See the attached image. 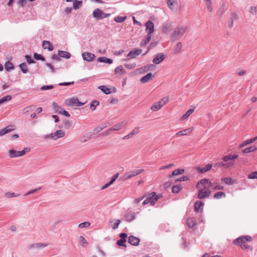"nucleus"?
I'll list each match as a JSON object with an SVG mask.
<instances>
[{
  "instance_id": "obj_50",
  "label": "nucleus",
  "mask_w": 257,
  "mask_h": 257,
  "mask_svg": "<svg viewBox=\"0 0 257 257\" xmlns=\"http://www.w3.org/2000/svg\"><path fill=\"white\" fill-rule=\"evenodd\" d=\"M90 225V222H84L79 224V227L82 228L84 227H87L89 226Z\"/></svg>"
},
{
  "instance_id": "obj_62",
  "label": "nucleus",
  "mask_w": 257,
  "mask_h": 257,
  "mask_svg": "<svg viewBox=\"0 0 257 257\" xmlns=\"http://www.w3.org/2000/svg\"><path fill=\"white\" fill-rule=\"evenodd\" d=\"M120 220H119V219L116 220V222L114 223V224H113V225L112 226V228L114 229H116L118 227V226L120 224Z\"/></svg>"
},
{
  "instance_id": "obj_34",
  "label": "nucleus",
  "mask_w": 257,
  "mask_h": 257,
  "mask_svg": "<svg viewBox=\"0 0 257 257\" xmlns=\"http://www.w3.org/2000/svg\"><path fill=\"white\" fill-rule=\"evenodd\" d=\"M221 181L227 185H232L234 183V180L229 177L222 178Z\"/></svg>"
},
{
  "instance_id": "obj_43",
  "label": "nucleus",
  "mask_w": 257,
  "mask_h": 257,
  "mask_svg": "<svg viewBox=\"0 0 257 257\" xmlns=\"http://www.w3.org/2000/svg\"><path fill=\"white\" fill-rule=\"evenodd\" d=\"M182 187L181 185H177L173 186L172 191L173 193H178L181 189Z\"/></svg>"
},
{
  "instance_id": "obj_32",
  "label": "nucleus",
  "mask_w": 257,
  "mask_h": 257,
  "mask_svg": "<svg viewBox=\"0 0 257 257\" xmlns=\"http://www.w3.org/2000/svg\"><path fill=\"white\" fill-rule=\"evenodd\" d=\"M182 48V44L181 42H178L175 46L174 49V54H178L181 52Z\"/></svg>"
},
{
  "instance_id": "obj_31",
  "label": "nucleus",
  "mask_w": 257,
  "mask_h": 257,
  "mask_svg": "<svg viewBox=\"0 0 257 257\" xmlns=\"http://www.w3.org/2000/svg\"><path fill=\"white\" fill-rule=\"evenodd\" d=\"M204 2L206 3L207 10L210 12H212L213 8L211 0H206Z\"/></svg>"
},
{
  "instance_id": "obj_57",
  "label": "nucleus",
  "mask_w": 257,
  "mask_h": 257,
  "mask_svg": "<svg viewBox=\"0 0 257 257\" xmlns=\"http://www.w3.org/2000/svg\"><path fill=\"white\" fill-rule=\"evenodd\" d=\"M256 140H257V137H254V138H253L252 139L246 140L245 141H246V143H247V144L249 145L250 144H251V143H253Z\"/></svg>"
},
{
  "instance_id": "obj_29",
  "label": "nucleus",
  "mask_w": 257,
  "mask_h": 257,
  "mask_svg": "<svg viewBox=\"0 0 257 257\" xmlns=\"http://www.w3.org/2000/svg\"><path fill=\"white\" fill-rule=\"evenodd\" d=\"M187 224L189 228H192L196 224V221L194 218H189L187 219Z\"/></svg>"
},
{
  "instance_id": "obj_56",
  "label": "nucleus",
  "mask_w": 257,
  "mask_h": 257,
  "mask_svg": "<svg viewBox=\"0 0 257 257\" xmlns=\"http://www.w3.org/2000/svg\"><path fill=\"white\" fill-rule=\"evenodd\" d=\"M59 113L61 114H63V115H65L66 117H69L70 116V114L66 110H60V111H59Z\"/></svg>"
},
{
  "instance_id": "obj_5",
  "label": "nucleus",
  "mask_w": 257,
  "mask_h": 257,
  "mask_svg": "<svg viewBox=\"0 0 257 257\" xmlns=\"http://www.w3.org/2000/svg\"><path fill=\"white\" fill-rule=\"evenodd\" d=\"M144 171V169H138V170H131L129 172L125 173L121 177V179L123 181H125V180L130 179L134 177L139 175L140 173H141Z\"/></svg>"
},
{
  "instance_id": "obj_25",
  "label": "nucleus",
  "mask_w": 257,
  "mask_h": 257,
  "mask_svg": "<svg viewBox=\"0 0 257 257\" xmlns=\"http://www.w3.org/2000/svg\"><path fill=\"white\" fill-rule=\"evenodd\" d=\"M194 111V107L189 109L181 117V120L186 119Z\"/></svg>"
},
{
  "instance_id": "obj_39",
  "label": "nucleus",
  "mask_w": 257,
  "mask_h": 257,
  "mask_svg": "<svg viewBox=\"0 0 257 257\" xmlns=\"http://www.w3.org/2000/svg\"><path fill=\"white\" fill-rule=\"evenodd\" d=\"M12 97L10 95H8L3 97L2 98L0 99V105L6 102L10 101L12 99Z\"/></svg>"
},
{
  "instance_id": "obj_63",
  "label": "nucleus",
  "mask_w": 257,
  "mask_h": 257,
  "mask_svg": "<svg viewBox=\"0 0 257 257\" xmlns=\"http://www.w3.org/2000/svg\"><path fill=\"white\" fill-rule=\"evenodd\" d=\"M52 59L57 61H59L60 60V56L59 55H57L56 54H53L52 56Z\"/></svg>"
},
{
  "instance_id": "obj_59",
  "label": "nucleus",
  "mask_w": 257,
  "mask_h": 257,
  "mask_svg": "<svg viewBox=\"0 0 257 257\" xmlns=\"http://www.w3.org/2000/svg\"><path fill=\"white\" fill-rule=\"evenodd\" d=\"M154 67H155L154 65H153L152 64H150V65H148L145 66L144 69H145V70L148 71V70H149L150 69L154 68Z\"/></svg>"
},
{
  "instance_id": "obj_16",
  "label": "nucleus",
  "mask_w": 257,
  "mask_h": 257,
  "mask_svg": "<svg viewBox=\"0 0 257 257\" xmlns=\"http://www.w3.org/2000/svg\"><path fill=\"white\" fill-rule=\"evenodd\" d=\"M128 242L134 246H138L140 242V239L136 236L131 235L128 239Z\"/></svg>"
},
{
  "instance_id": "obj_19",
  "label": "nucleus",
  "mask_w": 257,
  "mask_h": 257,
  "mask_svg": "<svg viewBox=\"0 0 257 257\" xmlns=\"http://www.w3.org/2000/svg\"><path fill=\"white\" fill-rule=\"evenodd\" d=\"M155 77V74L152 73H149L146 75L144 76L141 79V82L143 83H145L151 80H152Z\"/></svg>"
},
{
  "instance_id": "obj_60",
  "label": "nucleus",
  "mask_w": 257,
  "mask_h": 257,
  "mask_svg": "<svg viewBox=\"0 0 257 257\" xmlns=\"http://www.w3.org/2000/svg\"><path fill=\"white\" fill-rule=\"evenodd\" d=\"M114 182L113 181H112V180L111 179L110 181L108 182V183L105 184L102 187L101 189H104L106 188H107L108 186H109L110 185H111Z\"/></svg>"
},
{
  "instance_id": "obj_33",
  "label": "nucleus",
  "mask_w": 257,
  "mask_h": 257,
  "mask_svg": "<svg viewBox=\"0 0 257 257\" xmlns=\"http://www.w3.org/2000/svg\"><path fill=\"white\" fill-rule=\"evenodd\" d=\"M82 1L74 0L73 1V8L74 9L77 10L80 7H81L82 6Z\"/></svg>"
},
{
  "instance_id": "obj_3",
  "label": "nucleus",
  "mask_w": 257,
  "mask_h": 257,
  "mask_svg": "<svg viewBox=\"0 0 257 257\" xmlns=\"http://www.w3.org/2000/svg\"><path fill=\"white\" fill-rule=\"evenodd\" d=\"M187 30L186 26H178L176 27L171 35V38L173 40H176L181 37Z\"/></svg>"
},
{
  "instance_id": "obj_38",
  "label": "nucleus",
  "mask_w": 257,
  "mask_h": 257,
  "mask_svg": "<svg viewBox=\"0 0 257 257\" xmlns=\"http://www.w3.org/2000/svg\"><path fill=\"white\" fill-rule=\"evenodd\" d=\"M151 39V35H148L147 38L144 39L140 44L141 46H143L149 43Z\"/></svg>"
},
{
  "instance_id": "obj_42",
  "label": "nucleus",
  "mask_w": 257,
  "mask_h": 257,
  "mask_svg": "<svg viewBox=\"0 0 257 257\" xmlns=\"http://www.w3.org/2000/svg\"><path fill=\"white\" fill-rule=\"evenodd\" d=\"M224 187L221 186L218 183H214L213 184V189L214 190H223Z\"/></svg>"
},
{
  "instance_id": "obj_35",
  "label": "nucleus",
  "mask_w": 257,
  "mask_h": 257,
  "mask_svg": "<svg viewBox=\"0 0 257 257\" xmlns=\"http://www.w3.org/2000/svg\"><path fill=\"white\" fill-rule=\"evenodd\" d=\"M171 29V26L169 24H164L163 26L162 31L165 33H168Z\"/></svg>"
},
{
  "instance_id": "obj_11",
  "label": "nucleus",
  "mask_w": 257,
  "mask_h": 257,
  "mask_svg": "<svg viewBox=\"0 0 257 257\" xmlns=\"http://www.w3.org/2000/svg\"><path fill=\"white\" fill-rule=\"evenodd\" d=\"M65 136V133L62 130H58L54 133L51 134V138L54 140H56L59 138L63 137Z\"/></svg>"
},
{
  "instance_id": "obj_15",
  "label": "nucleus",
  "mask_w": 257,
  "mask_h": 257,
  "mask_svg": "<svg viewBox=\"0 0 257 257\" xmlns=\"http://www.w3.org/2000/svg\"><path fill=\"white\" fill-rule=\"evenodd\" d=\"M212 165L211 164H209L205 166L204 168H200L199 166L195 167V169L199 173H203L210 170L212 168Z\"/></svg>"
},
{
  "instance_id": "obj_28",
  "label": "nucleus",
  "mask_w": 257,
  "mask_h": 257,
  "mask_svg": "<svg viewBox=\"0 0 257 257\" xmlns=\"http://www.w3.org/2000/svg\"><path fill=\"white\" fill-rule=\"evenodd\" d=\"M257 150V147L255 146H252L250 147L246 148L242 151L244 154H247Z\"/></svg>"
},
{
  "instance_id": "obj_12",
  "label": "nucleus",
  "mask_w": 257,
  "mask_h": 257,
  "mask_svg": "<svg viewBox=\"0 0 257 257\" xmlns=\"http://www.w3.org/2000/svg\"><path fill=\"white\" fill-rule=\"evenodd\" d=\"M165 58V55L162 53L157 54L153 60V63L158 64L163 61Z\"/></svg>"
},
{
  "instance_id": "obj_2",
  "label": "nucleus",
  "mask_w": 257,
  "mask_h": 257,
  "mask_svg": "<svg viewBox=\"0 0 257 257\" xmlns=\"http://www.w3.org/2000/svg\"><path fill=\"white\" fill-rule=\"evenodd\" d=\"M252 240L250 236H242L233 241L234 244H238L242 249H247L250 248V246L246 243V241H250Z\"/></svg>"
},
{
  "instance_id": "obj_20",
  "label": "nucleus",
  "mask_w": 257,
  "mask_h": 257,
  "mask_svg": "<svg viewBox=\"0 0 257 257\" xmlns=\"http://www.w3.org/2000/svg\"><path fill=\"white\" fill-rule=\"evenodd\" d=\"M82 55L83 59L87 61H92L95 58V55L89 52H84Z\"/></svg>"
},
{
  "instance_id": "obj_23",
  "label": "nucleus",
  "mask_w": 257,
  "mask_h": 257,
  "mask_svg": "<svg viewBox=\"0 0 257 257\" xmlns=\"http://www.w3.org/2000/svg\"><path fill=\"white\" fill-rule=\"evenodd\" d=\"M238 158V155L233 154H229L223 157L222 160L224 162H226L229 160H235Z\"/></svg>"
},
{
  "instance_id": "obj_54",
  "label": "nucleus",
  "mask_w": 257,
  "mask_h": 257,
  "mask_svg": "<svg viewBox=\"0 0 257 257\" xmlns=\"http://www.w3.org/2000/svg\"><path fill=\"white\" fill-rule=\"evenodd\" d=\"M25 58L26 59L27 62L29 64L34 63V61L32 59V58L30 56L27 55L25 56Z\"/></svg>"
},
{
  "instance_id": "obj_37",
  "label": "nucleus",
  "mask_w": 257,
  "mask_h": 257,
  "mask_svg": "<svg viewBox=\"0 0 257 257\" xmlns=\"http://www.w3.org/2000/svg\"><path fill=\"white\" fill-rule=\"evenodd\" d=\"M123 126V122H119L112 126L111 128L112 131H119Z\"/></svg>"
},
{
  "instance_id": "obj_9",
  "label": "nucleus",
  "mask_w": 257,
  "mask_h": 257,
  "mask_svg": "<svg viewBox=\"0 0 257 257\" xmlns=\"http://www.w3.org/2000/svg\"><path fill=\"white\" fill-rule=\"evenodd\" d=\"M92 16L96 19H101L110 16V14H105L99 9H96L93 11Z\"/></svg>"
},
{
  "instance_id": "obj_41",
  "label": "nucleus",
  "mask_w": 257,
  "mask_h": 257,
  "mask_svg": "<svg viewBox=\"0 0 257 257\" xmlns=\"http://www.w3.org/2000/svg\"><path fill=\"white\" fill-rule=\"evenodd\" d=\"M203 202L201 201H197L195 203L194 210L195 211L198 212L200 208L203 206Z\"/></svg>"
},
{
  "instance_id": "obj_17",
  "label": "nucleus",
  "mask_w": 257,
  "mask_h": 257,
  "mask_svg": "<svg viewBox=\"0 0 257 257\" xmlns=\"http://www.w3.org/2000/svg\"><path fill=\"white\" fill-rule=\"evenodd\" d=\"M15 129V127L14 125L8 126L0 130V136H2L9 132H11Z\"/></svg>"
},
{
  "instance_id": "obj_48",
  "label": "nucleus",
  "mask_w": 257,
  "mask_h": 257,
  "mask_svg": "<svg viewBox=\"0 0 257 257\" xmlns=\"http://www.w3.org/2000/svg\"><path fill=\"white\" fill-rule=\"evenodd\" d=\"M126 19V16L120 17L117 16L114 18V21L117 23H121Z\"/></svg>"
},
{
  "instance_id": "obj_21",
  "label": "nucleus",
  "mask_w": 257,
  "mask_h": 257,
  "mask_svg": "<svg viewBox=\"0 0 257 257\" xmlns=\"http://www.w3.org/2000/svg\"><path fill=\"white\" fill-rule=\"evenodd\" d=\"M167 6L171 10H175V8L178 5L177 0H167Z\"/></svg>"
},
{
  "instance_id": "obj_52",
  "label": "nucleus",
  "mask_w": 257,
  "mask_h": 257,
  "mask_svg": "<svg viewBox=\"0 0 257 257\" xmlns=\"http://www.w3.org/2000/svg\"><path fill=\"white\" fill-rule=\"evenodd\" d=\"M126 241V239L124 238H120L117 241V244L119 246H125L124 243Z\"/></svg>"
},
{
  "instance_id": "obj_61",
  "label": "nucleus",
  "mask_w": 257,
  "mask_h": 257,
  "mask_svg": "<svg viewBox=\"0 0 257 257\" xmlns=\"http://www.w3.org/2000/svg\"><path fill=\"white\" fill-rule=\"evenodd\" d=\"M41 189V187H39L38 188H36V189H33V190H32L31 191H30L29 192H28V193H27L25 195H28L29 194H32V193H34L36 192H37V191L39 190L40 189Z\"/></svg>"
},
{
  "instance_id": "obj_46",
  "label": "nucleus",
  "mask_w": 257,
  "mask_h": 257,
  "mask_svg": "<svg viewBox=\"0 0 257 257\" xmlns=\"http://www.w3.org/2000/svg\"><path fill=\"white\" fill-rule=\"evenodd\" d=\"M19 66L23 73H26L28 72V67L25 63L20 64Z\"/></svg>"
},
{
  "instance_id": "obj_55",
  "label": "nucleus",
  "mask_w": 257,
  "mask_h": 257,
  "mask_svg": "<svg viewBox=\"0 0 257 257\" xmlns=\"http://www.w3.org/2000/svg\"><path fill=\"white\" fill-rule=\"evenodd\" d=\"M248 177L249 179H257V171L250 174Z\"/></svg>"
},
{
  "instance_id": "obj_44",
  "label": "nucleus",
  "mask_w": 257,
  "mask_h": 257,
  "mask_svg": "<svg viewBox=\"0 0 257 257\" xmlns=\"http://www.w3.org/2000/svg\"><path fill=\"white\" fill-rule=\"evenodd\" d=\"M225 196V193H224L223 192H217V193H215L213 195V197L215 199H219L222 197H224Z\"/></svg>"
},
{
  "instance_id": "obj_40",
  "label": "nucleus",
  "mask_w": 257,
  "mask_h": 257,
  "mask_svg": "<svg viewBox=\"0 0 257 257\" xmlns=\"http://www.w3.org/2000/svg\"><path fill=\"white\" fill-rule=\"evenodd\" d=\"M184 172V169H177L173 171L172 173V175L169 177H171L172 176H177L179 174H182Z\"/></svg>"
},
{
  "instance_id": "obj_58",
  "label": "nucleus",
  "mask_w": 257,
  "mask_h": 257,
  "mask_svg": "<svg viewBox=\"0 0 257 257\" xmlns=\"http://www.w3.org/2000/svg\"><path fill=\"white\" fill-rule=\"evenodd\" d=\"M45 246L46 245H45L43 244L38 243V244H33V245H31V247L40 248V247H45Z\"/></svg>"
},
{
  "instance_id": "obj_14",
  "label": "nucleus",
  "mask_w": 257,
  "mask_h": 257,
  "mask_svg": "<svg viewBox=\"0 0 257 257\" xmlns=\"http://www.w3.org/2000/svg\"><path fill=\"white\" fill-rule=\"evenodd\" d=\"M142 52V50L140 49H136L131 50L127 55L128 59H134L138 55H140Z\"/></svg>"
},
{
  "instance_id": "obj_30",
  "label": "nucleus",
  "mask_w": 257,
  "mask_h": 257,
  "mask_svg": "<svg viewBox=\"0 0 257 257\" xmlns=\"http://www.w3.org/2000/svg\"><path fill=\"white\" fill-rule=\"evenodd\" d=\"M98 89L101 90L103 93H104L106 94H109L111 92L110 89L108 88L105 85L99 86L98 87Z\"/></svg>"
},
{
  "instance_id": "obj_53",
  "label": "nucleus",
  "mask_w": 257,
  "mask_h": 257,
  "mask_svg": "<svg viewBox=\"0 0 257 257\" xmlns=\"http://www.w3.org/2000/svg\"><path fill=\"white\" fill-rule=\"evenodd\" d=\"M5 196L7 198H12L13 197L18 196V195H15L14 193H11V192H8L5 194Z\"/></svg>"
},
{
  "instance_id": "obj_51",
  "label": "nucleus",
  "mask_w": 257,
  "mask_h": 257,
  "mask_svg": "<svg viewBox=\"0 0 257 257\" xmlns=\"http://www.w3.org/2000/svg\"><path fill=\"white\" fill-rule=\"evenodd\" d=\"M34 57L36 60H41L42 61H45V58L42 55L38 54L37 53H35L34 55Z\"/></svg>"
},
{
  "instance_id": "obj_26",
  "label": "nucleus",
  "mask_w": 257,
  "mask_h": 257,
  "mask_svg": "<svg viewBox=\"0 0 257 257\" xmlns=\"http://www.w3.org/2000/svg\"><path fill=\"white\" fill-rule=\"evenodd\" d=\"M135 213L133 212H127L124 216L125 220L128 221L133 220L135 218Z\"/></svg>"
},
{
  "instance_id": "obj_7",
  "label": "nucleus",
  "mask_w": 257,
  "mask_h": 257,
  "mask_svg": "<svg viewBox=\"0 0 257 257\" xmlns=\"http://www.w3.org/2000/svg\"><path fill=\"white\" fill-rule=\"evenodd\" d=\"M30 151V149L29 148H25L21 151H16L14 150H10L9 151V156L11 158H15L24 156L26 152H28Z\"/></svg>"
},
{
  "instance_id": "obj_64",
  "label": "nucleus",
  "mask_w": 257,
  "mask_h": 257,
  "mask_svg": "<svg viewBox=\"0 0 257 257\" xmlns=\"http://www.w3.org/2000/svg\"><path fill=\"white\" fill-rule=\"evenodd\" d=\"M53 88V85H44L41 87L42 90H47L49 89H52Z\"/></svg>"
},
{
  "instance_id": "obj_27",
  "label": "nucleus",
  "mask_w": 257,
  "mask_h": 257,
  "mask_svg": "<svg viewBox=\"0 0 257 257\" xmlns=\"http://www.w3.org/2000/svg\"><path fill=\"white\" fill-rule=\"evenodd\" d=\"M58 54L60 57L65 58L66 59L69 58L71 56L69 52L64 51H58Z\"/></svg>"
},
{
  "instance_id": "obj_8",
  "label": "nucleus",
  "mask_w": 257,
  "mask_h": 257,
  "mask_svg": "<svg viewBox=\"0 0 257 257\" xmlns=\"http://www.w3.org/2000/svg\"><path fill=\"white\" fill-rule=\"evenodd\" d=\"M65 104L69 106L79 107L83 105L84 103L80 102L77 98L73 97L66 99Z\"/></svg>"
},
{
  "instance_id": "obj_10",
  "label": "nucleus",
  "mask_w": 257,
  "mask_h": 257,
  "mask_svg": "<svg viewBox=\"0 0 257 257\" xmlns=\"http://www.w3.org/2000/svg\"><path fill=\"white\" fill-rule=\"evenodd\" d=\"M140 130L139 127H135L129 134L123 137L122 139L123 140H128L132 138L134 135L138 134L140 133Z\"/></svg>"
},
{
  "instance_id": "obj_49",
  "label": "nucleus",
  "mask_w": 257,
  "mask_h": 257,
  "mask_svg": "<svg viewBox=\"0 0 257 257\" xmlns=\"http://www.w3.org/2000/svg\"><path fill=\"white\" fill-rule=\"evenodd\" d=\"M79 241L83 246L85 247L87 245V242L83 236H80L79 237Z\"/></svg>"
},
{
  "instance_id": "obj_1",
  "label": "nucleus",
  "mask_w": 257,
  "mask_h": 257,
  "mask_svg": "<svg viewBox=\"0 0 257 257\" xmlns=\"http://www.w3.org/2000/svg\"><path fill=\"white\" fill-rule=\"evenodd\" d=\"M211 185V181L208 179H203L198 182L196 188L199 190L197 197L199 199L208 197L211 194L209 188Z\"/></svg>"
},
{
  "instance_id": "obj_6",
  "label": "nucleus",
  "mask_w": 257,
  "mask_h": 257,
  "mask_svg": "<svg viewBox=\"0 0 257 257\" xmlns=\"http://www.w3.org/2000/svg\"><path fill=\"white\" fill-rule=\"evenodd\" d=\"M158 198V196L156 195L155 192H152L143 201V204L145 205L148 203H150L151 205L153 206L155 204Z\"/></svg>"
},
{
  "instance_id": "obj_4",
  "label": "nucleus",
  "mask_w": 257,
  "mask_h": 257,
  "mask_svg": "<svg viewBox=\"0 0 257 257\" xmlns=\"http://www.w3.org/2000/svg\"><path fill=\"white\" fill-rule=\"evenodd\" d=\"M169 101V99L167 97L162 98L160 101L154 103L151 107V110L153 112H156L160 109Z\"/></svg>"
},
{
  "instance_id": "obj_47",
  "label": "nucleus",
  "mask_w": 257,
  "mask_h": 257,
  "mask_svg": "<svg viewBox=\"0 0 257 257\" xmlns=\"http://www.w3.org/2000/svg\"><path fill=\"white\" fill-rule=\"evenodd\" d=\"M99 104V102L98 101L95 100L92 101L91 104H90V109L94 111L96 109V107L97 106H98Z\"/></svg>"
},
{
  "instance_id": "obj_13",
  "label": "nucleus",
  "mask_w": 257,
  "mask_h": 257,
  "mask_svg": "<svg viewBox=\"0 0 257 257\" xmlns=\"http://www.w3.org/2000/svg\"><path fill=\"white\" fill-rule=\"evenodd\" d=\"M145 26L146 27V31L149 34V35H151L154 31V23L150 21H148L145 24Z\"/></svg>"
},
{
  "instance_id": "obj_24",
  "label": "nucleus",
  "mask_w": 257,
  "mask_h": 257,
  "mask_svg": "<svg viewBox=\"0 0 257 257\" xmlns=\"http://www.w3.org/2000/svg\"><path fill=\"white\" fill-rule=\"evenodd\" d=\"M114 71L115 73L118 75H122L125 73V71L121 65L117 67Z\"/></svg>"
},
{
  "instance_id": "obj_22",
  "label": "nucleus",
  "mask_w": 257,
  "mask_h": 257,
  "mask_svg": "<svg viewBox=\"0 0 257 257\" xmlns=\"http://www.w3.org/2000/svg\"><path fill=\"white\" fill-rule=\"evenodd\" d=\"M42 46L44 49H48L50 51L54 49L53 45L50 42L48 41H44L43 42Z\"/></svg>"
},
{
  "instance_id": "obj_18",
  "label": "nucleus",
  "mask_w": 257,
  "mask_h": 257,
  "mask_svg": "<svg viewBox=\"0 0 257 257\" xmlns=\"http://www.w3.org/2000/svg\"><path fill=\"white\" fill-rule=\"evenodd\" d=\"M193 130H194L193 127H190V128H188L187 129H185L182 131H179L176 133V136H179V137L183 136H186L188 134H191Z\"/></svg>"
},
{
  "instance_id": "obj_45",
  "label": "nucleus",
  "mask_w": 257,
  "mask_h": 257,
  "mask_svg": "<svg viewBox=\"0 0 257 257\" xmlns=\"http://www.w3.org/2000/svg\"><path fill=\"white\" fill-rule=\"evenodd\" d=\"M5 68L7 71H9L11 69H13L14 67L12 63L7 61L5 64Z\"/></svg>"
},
{
  "instance_id": "obj_36",
  "label": "nucleus",
  "mask_w": 257,
  "mask_h": 257,
  "mask_svg": "<svg viewBox=\"0 0 257 257\" xmlns=\"http://www.w3.org/2000/svg\"><path fill=\"white\" fill-rule=\"evenodd\" d=\"M98 61L100 62H105L108 64H111L112 63V60L105 57L98 58Z\"/></svg>"
}]
</instances>
